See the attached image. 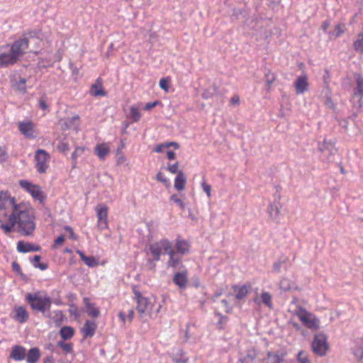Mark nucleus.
Listing matches in <instances>:
<instances>
[{
	"label": "nucleus",
	"mask_w": 363,
	"mask_h": 363,
	"mask_svg": "<svg viewBox=\"0 0 363 363\" xmlns=\"http://www.w3.org/2000/svg\"><path fill=\"white\" fill-rule=\"evenodd\" d=\"M35 212L29 202L18 201L9 191H0V228L6 234L15 231L23 236L33 235Z\"/></svg>",
	"instance_id": "obj_1"
},
{
	"label": "nucleus",
	"mask_w": 363,
	"mask_h": 363,
	"mask_svg": "<svg viewBox=\"0 0 363 363\" xmlns=\"http://www.w3.org/2000/svg\"><path fill=\"white\" fill-rule=\"evenodd\" d=\"M29 40L21 38L11 44L0 46V67H7L15 65L27 52Z\"/></svg>",
	"instance_id": "obj_2"
},
{
	"label": "nucleus",
	"mask_w": 363,
	"mask_h": 363,
	"mask_svg": "<svg viewBox=\"0 0 363 363\" xmlns=\"http://www.w3.org/2000/svg\"><path fill=\"white\" fill-rule=\"evenodd\" d=\"M25 299L32 310L42 313L45 317H50V315L45 313L50 310L52 298L45 291L28 293Z\"/></svg>",
	"instance_id": "obj_3"
},
{
	"label": "nucleus",
	"mask_w": 363,
	"mask_h": 363,
	"mask_svg": "<svg viewBox=\"0 0 363 363\" xmlns=\"http://www.w3.org/2000/svg\"><path fill=\"white\" fill-rule=\"evenodd\" d=\"M295 315L298 317L302 325L311 330H318L320 327V320L316 315L302 306H298L295 310Z\"/></svg>",
	"instance_id": "obj_4"
},
{
	"label": "nucleus",
	"mask_w": 363,
	"mask_h": 363,
	"mask_svg": "<svg viewBox=\"0 0 363 363\" xmlns=\"http://www.w3.org/2000/svg\"><path fill=\"white\" fill-rule=\"evenodd\" d=\"M35 167L39 174L47 172L50 167V155L43 149H38L34 155Z\"/></svg>",
	"instance_id": "obj_5"
},
{
	"label": "nucleus",
	"mask_w": 363,
	"mask_h": 363,
	"mask_svg": "<svg viewBox=\"0 0 363 363\" xmlns=\"http://www.w3.org/2000/svg\"><path fill=\"white\" fill-rule=\"evenodd\" d=\"M19 186L28 192L35 200L38 201L40 203H44L46 195L39 185L33 184L28 180L22 179L19 181Z\"/></svg>",
	"instance_id": "obj_6"
},
{
	"label": "nucleus",
	"mask_w": 363,
	"mask_h": 363,
	"mask_svg": "<svg viewBox=\"0 0 363 363\" xmlns=\"http://www.w3.org/2000/svg\"><path fill=\"white\" fill-rule=\"evenodd\" d=\"M171 247L172 244L167 239H162L151 244L150 245V252L152 256L153 260L159 261L162 255V250H163L164 252L167 254Z\"/></svg>",
	"instance_id": "obj_7"
},
{
	"label": "nucleus",
	"mask_w": 363,
	"mask_h": 363,
	"mask_svg": "<svg viewBox=\"0 0 363 363\" xmlns=\"http://www.w3.org/2000/svg\"><path fill=\"white\" fill-rule=\"evenodd\" d=\"M312 349L314 353L318 355H325L328 350L327 337L323 334H317L314 336L312 342Z\"/></svg>",
	"instance_id": "obj_8"
},
{
	"label": "nucleus",
	"mask_w": 363,
	"mask_h": 363,
	"mask_svg": "<svg viewBox=\"0 0 363 363\" xmlns=\"http://www.w3.org/2000/svg\"><path fill=\"white\" fill-rule=\"evenodd\" d=\"M95 211L97 217V225L100 230L108 228V207L104 203L98 204Z\"/></svg>",
	"instance_id": "obj_9"
},
{
	"label": "nucleus",
	"mask_w": 363,
	"mask_h": 363,
	"mask_svg": "<svg viewBox=\"0 0 363 363\" xmlns=\"http://www.w3.org/2000/svg\"><path fill=\"white\" fill-rule=\"evenodd\" d=\"M18 128L26 138L30 139L35 137V124L29 119L18 122Z\"/></svg>",
	"instance_id": "obj_10"
},
{
	"label": "nucleus",
	"mask_w": 363,
	"mask_h": 363,
	"mask_svg": "<svg viewBox=\"0 0 363 363\" xmlns=\"http://www.w3.org/2000/svg\"><path fill=\"white\" fill-rule=\"evenodd\" d=\"M357 99V102L353 104V106L358 111L361 110L363 106V77L359 75L356 79V87L354 89L352 96L353 100Z\"/></svg>",
	"instance_id": "obj_11"
},
{
	"label": "nucleus",
	"mask_w": 363,
	"mask_h": 363,
	"mask_svg": "<svg viewBox=\"0 0 363 363\" xmlns=\"http://www.w3.org/2000/svg\"><path fill=\"white\" fill-rule=\"evenodd\" d=\"M135 298L137 301L136 309L140 315L144 314L150 309V301L147 297L143 296L139 291H134Z\"/></svg>",
	"instance_id": "obj_12"
},
{
	"label": "nucleus",
	"mask_w": 363,
	"mask_h": 363,
	"mask_svg": "<svg viewBox=\"0 0 363 363\" xmlns=\"http://www.w3.org/2000/svg\"><path fill=\"white\" fill-rule=\"evenodd\" d=\"M296 94H302L308 90V78L306 74L298 76L294 82Z\"/></svg>",
	"instance_id": "obj_13"
},
{
	"label": "nucleus",
	"mask_w": 363,
	"mask_h": 363,
	"mask_svg": "<svg viewBox=\"0 0 363 363\" xmlns=\"http://www.w3.org/2000/svg\"><path fill=\"white\" fill-rule=\"evenodd\" d=\"M12 318L16 322L22 324L28 320L29 313L24 306H17L13 308V315Z\"/></svg>",
	"instance_id": "obj_14"
},
{
	"label": "nucleus",
	"mask_w": 363,
	"mask_h": 363,
	"mask_svg": "<svg viewBox=\"0 0 363 363\" xmlns=\"http://www.w3.org/2000/svg\"><path fill=\"white\" fill-rule=\"evenodd\" d=\"M173 282L180 289H184L188 284V272L186 269L177 272L174 274Z\"/></svg>",
	"instance_id": "obj_15"
},
{
	"label": "nucleus",
	"mask_w": 363,
	"mask_h": 363,
	"mask_svg": "<svg viewBox=\"0 0 363 363\" xmlns=\"http://www.w3.org/2000/svg\"><path fill=\"white\" fill-rule=\"evenodd\" d=\"M26 354L27 352L24 347L21 345H14L11 348L10 357L14 361L19 362L25 359Z\"/></svg>",
	"instance_id": "obj_16"
},
{
	"label": "nucleus",
	"mask_w": 363,
	"mask_h": 363,
	"mask_svg": "<svg viewBox=\"0 0 363 363\" xmlns=\"http://www.w3.org/2000/svg\"><path fill=\"white\" fill-rule=\"evenodd\" d=\"M96 323L94 321L86 320L81 329V333L84 338L91 337L94 335L96 330Z\"/></svg>",
	"instance_id": "obj_17"
},
{
	"label": "nucleus",
	"mask_w": 363,
	"mask_h": 363,
	"mask_svg": "<svg viewBox=\"0 0 363 363\" xmlns=\"http://www.w3.org/2000/svg\"><path fill=\"white\" fill-rule=\"evenodd\" d=\"M233 291L235 292V298L238 301L245 299L250 293L251 285H234L233 286Z\"/></svg>",
	"instance_id": "obj_18"
},
{
	"label": "nucleus",
	"mask_w": 363,
	"mask_h": 363,
	"mask_svg": "<svg viewBox=\"0 0 363 363\" xmlns=\"http://www.w3.org/2000/svg\"><path fill=\"white\" fill-rule=\"evenodd\" d=\"M176 253L182 256L188 253L190 250V244L188 241L178 237L175 240Z\"/></svg>",
	"instance_id": "obj_19"
},
{
	"label": "nucleus",
	"mask_w": 363,
	"mask_h": 363,
	"mask_svg": "<svg viewBox=\"0 0 363 363\" xmlns=\"http://www.w3.org/2000/svg\"><path fill=\"white\" fill-rule=\"evenodd\" d=\"M110 152V146L106 143L97 144L94 148V153L101 160H104Z\"/></svg>",
	"instance_id": "obj_20"
},
{
	"label": "nucleus",
	"mask_w": 363,
	"mask_h": 363,
	"mask_svg": "<svg viewBox=\"0 0 363 363\" xmlns=\"http://www.w3.org/2000/svg\"><path fill=\"white\" fill-rule=\"evenodd\" d=\"M167 255H169V259L167 262L168 267L175 268L182 262V256L176 253L172 247L168 251Z\"/></svg>",
	"instance_id": "obj_21"
},
{
	"label": "nucleus",
	"mask_w": 363,
	"mask_h": 363,
	"mask_svg": "<svg viewBox=\"0 0 363 363\" xmlns=\"http://www.w3.org/2000/svg\"><path fill=\"white\" fill-rule=\"evenodd\" d=\"M186 179L182 171L178 172L174 181V187L178 191H182L185 189Z\"/></svg>",
	"instance_id": "obj_22"
},
{
	"label": "nucleus",
	"mask_w": 363,
	"mask_h": 363,
	"mask_svg": "<svg viewBox=\"0 0 363 363\" xmlns=\"http://www.w3.org/2000/svg\"><path fill=\"white\" fill-rule=\"evenodd\" d=\"M40 247L38 245H33L30 243H26L23 241H18L17 243V250L19 252H37L39 251Z\"/></svg>",
	"instance_id": "obj_23"
},
{
	"label": "nucleus",
	"mask_w": 363,
	"mask_h": 363,
	"mask_svg": "<svg viewBox=\"0 0 363 363\" xmlns=\"http://www.w3.org/2000/svg\"><path fill=\"white\" fill-rule=\"evenodd\" d=\"M90 94L94 96H105L106 95V92L103 89L102 82L100 79H96V83L91 85Z\"/></svg>",
	"instance_id": "obj_24"
},
{
	"label": "nucleus",
	"mask_w": 363,
	"mask_h": 363,
	"mask_svg": "<svg viewBox=\"0 0 363 363\" xmlns=\"http://www.w3.org/2000/svg\"><path fill=\"white\" fill-rule=\"evenodd\" d=\"M80 259L85 263L89 267H94L99 264L98 260L93 256H86L81 250H77L76 252Z\"/></svg>",
	"instance_id": "obj_25"
},
{
	"label": "nucleus",
	"mask_w": 363,
	"mask_h": 363,
	"mask_svg": "<svg viewBox=\"0 0 363 363\" xmlns=\"http://www.w3.org/2000/svg\"><path fill=\"white\" fill-rule=\"evenodd\" d=\"M83 301L86 306V312L89 316L96 318L99 315L100 311L99 308L95 307L94 303H91L88 298H84Z\"/></svg>",
	"instance_id": "obj_26"
},
{
	"label": "nucleus",
	"mask_w": 363,
	"mask_h": 363,
	"mask_svg": "<svg viewBox=\"0 0 363 363\" xmlns=\"http://www.w3.org/2000/svg\"><path fill=\"white\" fill-rule=\"evenodd\" d=\"M28 363H36L40 358V352L38 347H33L26 354Z\"/></svg>",
	"instance_id": "obj_27"
},
{
	"label": "nucleus",
	"mask_w": 363,
	"mask_h": 363,
	"mask_svg": "<svg viewBox=\"0 0 363 363\" xmlns=\"http://www.w3.org/2000/svg\"><path fill=\"white\" fill-rule=\"evenodd\" d=\"M170 147H174L175 150H177L179 148V145L177 142L163 143L157 145L154 148V151L156 152H162L164 150L168 149Z\"/></svg>",
	"instance_id": "obj_28"
},
{
	"label": "nucleus",
	"mask_w": 363,
	"mask_h": 363,
	"mask_svg": "<svg viewBox=\"0 0 363 363\" xmlns=\"http://www.w3.org/2000/svg\"><path fill=\"white\" fill-rule=\"evenodd\" d=\"M60 335L62 340H70L74 335V329L70 326H64L60 330Z\"/></svg>",
	"instance_id": "obj_29"
},
{
	"label": "nucleus",
	"mask_w": 363,
	"mask_h": 363,
	"mask_svg": "<svg viewBox=\"0 0 363 363\" xmlns=\"http://www.w3.org/2000/svg\"><path fill=\"white\" fill-rule=\"evenodd\" d=\"M353 47L356 52L363 53V32L357 35V38L353 43Z\"/></svg>",
	"instance_id": "obj_30"
},
{
	"label": "nucleus",
	"mask_w": 363,
	"mask_h": 363,
	"mask_svg": "<svg viewBox=\"0 0 363 363\" xmlns=\"http://www.w3.org/2000/svg\"><path fill=\"white\" fill-rule=\"evenodd\" d=\"M130 118L133 120V122H138L140 118H141V114H140V109L139 108L135 106H131L130 107Z\"/></svg>",
	"instance_id": "obj_31"
},
{
	"label": "nucleus",
	"mask_w": 363,
	"mask_h": 363,
	"mask_svg": "<svg viewBox=\"0 0 363 363\" xmlns=\"http://www.w3.org/2000/svg\"><path fill=\"white\" fill-rule=\"evenodd\" d=\"M54 323L56 325H60L62 323L65 319V315L62 311L56 310L53 312V316L52 317Z\"/></svg>",
	"instance_id": "obj_32"
},
{
	"label": "nucleus",
	"mask_w": 363,
	"mask_h": 363,
	"mask_svg": "<svg viewBox=\"0 0 363 363\" xmlns=\"http://www.w3.org/2000/svg\"><path fill=\"white\" fill-rule=\"evenodd\" d=\"M261 298L262 303L271 308L272 307V296L269 292L264 291L261 294Z\"/></svg>",
	"instance_id": "obj_33"
},
{
	"label": "nucleus",
	"mask_w": 363,
	"mask_h": 363,
	"mask_svg": "<svg viewBox=\"0 0 363 363\" xmlns=\"http://www.w3.org/2000/svg\"><path fill=\"white\" fill-rule=\"evenodd\" d=\"M169 200L174 203L177 204L181 210L184 211L186 208L185 203L184 201L179 197V196L176 194H174L170 196Z\"/></svg>",
	"instance_id": "obj_34"
},
{
	"label": "nucleus",
	"mask_w": 363,
	"mask_h": 363,
	"mask_svg": "<svg viewBox=\"0 0 363 363\" xmlns=\"http://www.w3.org/2000/svg\"><path fill=\"white\" fill-rule=\"evenodd\" d=\"M346 31V26L344 23H338L335 25L334 29V35L335 38L340 37Z\"/></svg>",
	"instance_id": "obj_35"
},
{
	"label": "nucleus",
	"mask_w": 363,
	"mask_h": 363,
	"mask_svg": "<svg viewBox=\"0 0 363 363\" xmlns=\"http://www.w3.org/2000/svg\"><path fill=\"white\" fill-rule=\"evenodd\" d=\"M156 179L159 182H161L162 184H164L166 187H169L170 186V182L169 180L165 177V175L162 173L161 172H159L156 175Z\"/></svg>",
	"instance_id": "obj_36"
},
{
	"label": "nucleus",
	"mask_w": 363,
	"mask_h": 363,
	"mask_svg": "<svg viewBox=\"0 0 363 363\" xmlns=\"http://www.w3.org/2000/svg\"><path fill=\"white\" fill-rule=\"evenodd\" d=\"M167 170L172 174H178L179 171V162H176L173 164L168 162L167 164Z\"/></svg>",
	"instance_id": "obj_37"
},
{
	"label": "nucleus",
	"mask_w": 363,
	"mask_h": 363,
	"mask_svg": "<svg viewBox=\"0 0 363 363\" xmlns=\"http://www.w3.org/2000/svg\"><path fill=\"white\" fill-rule=\"evenodd\" d=\"M169 77L167 78H162L159 82L160 87L167 92L169 89Z\"/></svg>",
	"instance_id": "obj_38"
},
{
	"label": "nucleus",
	"mask_w": 363,
	"mask_h": 363,
	"mask_svg": "<svg viewBox=\"0 0 363 363\" xmlns=\"http://www.w3.org/2000/svg\"><path fill=\"white\" fill-rule=\"evenodd\" d=\"M40 260V256L35 255L33 258L32 263L34 267H38L42 270H45L47 268V265L44 264H39Z\"/></svg>",
	"instance_id": "obj_39"
},
{
	"label": "nucleus",
	"mask_w": 363,
	"mask_h": 363,
	"mask_svg": "<svg viewBox=\"0 0 363 363\" xmlns=\"http://www.w3.org/2000/svg\"><path fill=\"white\" fill-rule=\"evenodd\" d=\"M353 354L357 361H361L363 359V348L360 347L354 348L353 350Z\"/></svg>",
	"instance_id": "obj_40"
},
{
	"label": "nucleus",
	"mask_w": 363,
	"mask_h": 363,
	"mask_svg": "<svg viewBox=\"0 0 363 363\" xmlns=\"http://www.w3.org/2000/svg\"><path fill=\"white\" fill-rule=\"evenodd\" d=\"M265 77H266V82L267 84V87L269 89L271 87V85L272 84V83L275 81L276 77L271 72H268V73H267L265 74Z\"/></svg>",
	"instance_id": "obj_41"
},
{
	"label": "nucleus",
	"mask_w": 363,
	"mask_h": 363,
	"mask_svg": "<svg viewBox=\"0 0 363 363\" xmlns=\"http://www.w3.org/2000/svg\"><path fill=\"white\" fill-rule=\"evenodd\" d=\"M217 315L219 317V320L218 322V328L220 330L223 329V325L228 322V318L219 313Z\"/></svg>",
	"instance_id": "obj_42"
},
{
	"label": "nucleus",
	"mask_w": 363,
	"mask_h": 363,
	"mask_svg": "<svg viewBox=\"0 0 363 363\" xmlns=\"http://www.w3.org/2000/svg\"><path fill=\"white\" fill-rule=\"evenodd\" d=\"M335 142L328 141L326 140H323L322 146L318 147V150L320 152H323L325 150H328L329 146H334Z\"/></svg>",
	"instance_id": "obj_43"
},
{
	"label": "nucleus",
	"mask_w": 363,
	"mask_h": 363,
	"mask_svg": "<svg viewBox=\"0 0 363 363\" xmlns=\"http://www.w3.org/2000/svg\"><path fill=\"white\" fill-rule=\"evenodd\" d=\"M65 236L64 235H60L58 236L55 240L52 245V249H55L59 246H61L63 245L65 242Z\"/></svg>",
	"instance_id": "obj_44"
},
{
	"label": "nucleus",
	"mask_w": 363,
	"mask_h": 363,
	"mask_svg": "<svg viewBox=\"0 0 363 363\" xmlns=\"http://www.w3.org/2000/svg\"><path fill=\"white\" fill-rule=\"evenodd\" d=\"M8 158L7 150L5 147L0 146V163L4 162Z\"/></svg>",
	"instance_id": "obj_45"
},
{
	"label": "nucleus",
	"mask_w": 363,
	"mask_h": 363,
	"mask_svg": "<svg viewBox=\"0 0 363 363\" xmlns=\"http://www.w3.org/2000/svg\"><path fill=\"white\" fill-rule=\"evenodd\" d=\"M85 148L82 147H77L74 151L72 154V158L73 160H76L78 157H79L84 152Z\"/></svg>",
	"instance_id": "obj_46"
},
{
	"label": "nucleus",
	"mask_w": 363,
	"mask_h": 363,
	"mask_svg": "<svg viewBox=\"0 0 363 363\" xmlns=\"http://www.w3.org/2000/svg\"><path fill=\"white\" fill-rule=\"evenodd\" d=\"M201 187L203 190L206 192L208 198H211V186L207 184L206 182H203L201 183Z\"/></svg>",
	"instance_id": "obj_47"
},
{
	"label": "nucleus",
	"mask_w": 363,
	"mask_h": 363,
	"mask_svg": "<svg viewBox=\"0 0 363 363\" xmlns=\"http://www.w3.org/2000/svg\"><path fill=\"white\" fill-rule=\"evenodd\" d=\"M298 360L299 363H308L309 360L306 352H300L298 354Z\"/></svg>",
	"instance_id": "obj_48"
},
{
	"label": "nucleus",
	"mask_w": 363,
	"mask_h": 363,
	"mask_svg": "<svg viewBox=\"0 0 363 363\" xmlns=\"http://www.w3.org/2000/svg\"><path fill=\"white\" fill-rule=\"evenodd\" d=\"M221 304L223 305L225 313H230L232 311L233 307L226 299H223L221 301Z\"/></svg>",
	"instance_id": "obj_49"
},
{
	"label": "nucleus",
	"mask_w": 363,
	"mask_h": 363,
	"mask_svg": "<svg viewBox=\"0 0 363 363\" xmlns=\"http://www.w3.org/2000/svg\"><path fill=\"white\" fill-rule=\"evenodd\" d=\"M285 260L283 261H278L273 264L272 269L274 272H281V265L285 263Z\"/></svg>",
	"instance_id": "obj_50"
},
{
	"label": "nucleus",
	"mask_w": 363,
	"mask_h": 363,
	"mask_svg": "<svg viewBox=\"0 0 363 363\" xmlns=\"http://www.w3.org/2000/svg\"><path fill=\"white\" fill-rule=\"evenodd\" d=\"M60 345L67 352H69L73 349V345L72 343H60Z\"/></svg>",
	"instance_id": "obj_51"
},
{
	"label": "nucleus",
	"mask_w": 363,
	"mask_h": 363,
	"mask_svg": "<svg viewBox=\"0 0 363 363\" xmlns=\"http://www.w3.org/2000/svg\"><path fill=\"white\" fill-rule=\"evenodd\" d=\"M159 104L158 101H155L152 103H147L144 106V110L145 111H150L152 108H155L157 104Z\"/></svg>",
	"instance_id": "obj_52"
},
{
	"label": "nucleus",
	"mask_w": 363,
	"mask_h": 363,
	"mask_svg": "<svg viewBox=\"0 0 363 363\" xmlns=\"http://www.w3.org/2000/svg\"><path fill=\"white\" fill-rule=\"evenodd\" d=\"M57 149L61 152H67L69 150V145L66 143H61L58 146Z\"/></svg>",
	"instance_id": "obj_53"
},
{
	"label": "nucleus",
	"mask_w": 363,
	"mask_h": 363,
	"mask_svg": "<svg viewBox=\"0 0 363 363\" xmlns=\"http://www.w3.org/2000/svg\"><path fill=\"white\" fill-rule=\"evenodd\" d=\"M12 269L14 272L18 274H21V268L20 265L16 262H13L11 264Z\"/></svg>",
	"instance_id": "obj_54"
},
{
	"label": "nucleus",
	"mask_w": 363,
	"mask_h": 363,
	"mask_svg": "<svg viewBox=\"0 0 363 363\" xmlns=\"http://www.w3.org/2000/svg\"><path fill=\"white\" fill-rule=\"evenodd\" d=\"M64 229L69 233V238L72 239V240H75L76 239V237H75V235H74V230L73 229L69 226V225H66Z\"/></svg>",
	"instance_id": "obj_55"
},
{
	"label": "nucleus",
	"mask_w": 363,
	"mask_h": 363,
	"mask_svg": "<svg viewBox=\"0 0 363 363\" xmlns=\"http://www.w3.org/2000/svg\"><path fill=\"white\" fill-rule=\"evenodd\" d=\"M240 96L235 94L230 99V104L232 105H238L240 104Z\"/></svg>",
	"instance_id": "obj_56"
},
{
	"label": "nucleus",
	"mask_w": 363,
	"mask_h": 363,
	"mask_svg": "<svg viewBox=\"0 0 363 363\" xmlns=\"http://www.w3.org/2000/svg\"><path fill=\"white\" fill-rule=\"evenodd\" d=\"M166 155L167 157L170 160L176 158V153L172 150H167Z\"/></svg>",
	"instance_id": "obj_57"
},
{
	"label": "nucleus",
	"mask_w": 363,
	"mask_h": 363,
	"mask_svg": "<svg viewBox=\"0 0 363 363\" xmlns=\"http://www.w3.org/2000/svg\"><path fill=\"white\" fill-rule=\"evenodd\" d=\"M39 106L43 110H46L48 108V105H47L46 101H45V99H39Z\"/></svg>",
	"instance_id": "obj_58"
},
{
	"label": "nucleus",
	"mask_w": 363,
	"mask_h": 363,
	"mask_svg": "<svg viewBox=\"0 0 363 363\" xmlns=\"http://www.w3.org/2000/svg\"><path fill=\"white\" fill-rule=\"evenodd\" d=\"M330 21H325L324 22H323V23L321 25V28L324 32H326L328 30V28L330 27Z\"/></svg>",
	"instance_id": "obj_59"
},
{
	"label": "nucleus",
	"mask_w": 363,
	"mask_h": 363,
	"mask_svg": "<svg viewBox=\"0 0 363 363\" xmlns=\"http://www.w3.org/2000/svg\"><path fill=\"white\" fill-rule=\"evenodd\" d=\"M52 303H53L54 304H55L57 306H62L64 304L62 298L60 296L57 298H55L53 300V301H52Z\"/></svg>",
	"instance_id": "obj_60"
},
{
	"label": "nucleus",
	"mask_w": 363,
	"mask_h": 363,
	"mask_svg": "<svg viewBox=\"0 0 363 363\" xmlns=\"http://www.w3.org/2000/svg\"><path fill=\"white\" fill-rule=\"evenodd\" d=\"M79 116L78 115H75L69 120V122L71 123H74L75 122H79Z\"/></svg>",
	"instance_id": "obj_61"
},
{
	"label": "nucleus",
	"mask_w": 363,
	"mask_h": 363,
	"mask_svg": "<svg viewBox=\"0 0 363 363\" xmlns=\"http://www.w3.org/2000/svg\"><path fill=\"white\" fill-rule=\"evenodd\" d=\"M133 316H134V311L133 309H130L128 311V320L130 322L132 321L133 318Z\"/></svg>",
	"instance_id": "obj_62"
},
{
	"label": "nucleus",
	"mask_w": 363,
	"mask_h": 363,
	"mask_svg": "<svg viewBox=\"0 0 363 363\" xmlns=\"http://www.w3.org/2000/svg\"><path fill=\"white\" fill-rule=\"evenodd\" d=\"M118 317H119V318L121 320V321H122L123 323H125V315H124V313H123V312H120V313H118Z\"/></svg>",
	"instance_id": "obj_63"
},
{
	"label": "nucleus",
	"mask_w": 363,
	"mask_h": 363,
	"mask_svg": "<svg viewBox=\"0 0 363 363\" xmlns=\"http://www.w3.org/2000/svg\"><path fill=\"white\" fill-rule=\"evenodd\" d=\"M326 104H327L328 106H330V105H333V102H332V100H331V99H330V98H328V99H327Z\"/></svg>",
	"instance_id": "obj_64"
}]
</instances>
